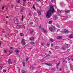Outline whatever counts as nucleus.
Here are the masks:
<instances>
[{"label": "nucleus", "instance_id": "4be33fe9", "mask_svg": "<svg viewBox=\"0 0 73 73\" xmlns=\"http://www.w3.org/2000/svg\"><path fill=\"white\" fill-rule=\"evenodd\" d=\"M48 23L50 24H51L52 23V21H50L48 22Z\"/></svg>", "mask_w": 73, "mask_h": 73}, {"label": "nucleus", "instance_id": "c756f323", "mask_svg": "<svg viewBox=\"0 0 73 73\" xmlns=\"http://www.w3.org/2000/svg\"><path fill=\"white\" fill-rule=\"evenodd\" d=\"M23 26L22 25H21L20 26V28H23Z\"/></svg>", "mask_w": 73, "mask_h": 73}, {"label": "nucleus", "instance_id": "f257e3e1", "mask_svg": "<svg viewBox=\"0 0 73 73\" xmlns=\"http://www.w3.org/2000/svg\"><path fill=\"white\" fill-rule=\"evenodd\" d=\"M55 12V11L53 8V7H50L49 10L47 12L46 15V17L47 18V19L50 18V16L51 13H53L54 12Z\"/></svg>", "mask_w": 73, "mask_h": 73}, {"label": "nucleus", "instance_id": "7ed1b4c3", "mask_svg": "<svg viewBox=\"0 0 73 73\" xmlns=\"http://www.w3.org/2000/svg\"><path fill=\"white\" fill-rule=\"evenodd\" d=\"M14 23L15 24H18L19 22V20H18V19L17 18H15L14 20Z\"/></svg>", "mask_w": 73, "mask_h": 73}, {"label": "nucleus", "instance_id": "09e8293b", "mask_svg": "<svg viewBox=\"0 0 73 73\" xmlns=\"http://www.w3.org/2000/svg\"><path fill=\"white\" fill-rule=\"evenodd\" d=\"M14 63H16V60H14Z\"/></svg>", "mask_w": 73, "mask_h": 73}, {"label": "nucleus", "instance_id": "ddd939ff", "mask_svg": "<svg viewBox=\"0 0 73 73\" xmlns=\"http://www.w3.org/2000/svg\"><path fill=\"white\" fill-rule=\"evenodd\" d=\"M55 49H60V47L58 46H56L55 47Z\"/></svg>", "mask_w": 73, "mask_h": 73}, {"label": "nucleus", "instance_id": "bf43d9fd", "mask_svg": "<svg viewBox=\"0 0 73 73\" xmlns=\"http://www.w3.org/2000/svg\"><path fill=\"white\" fill-rule=\"evenodd\" d=\"M60 71H61L62 70V69L61 68H60Z\"/></svg>", "mask_w": 73, "mask_h": 73}, {"label": "nucleus", "instance_id": "f03ea898", "mask_svg": "<svg viewBox=\"0 0 73 73\" xmlns=\"http://www.w3.org/2000/svg\"><path fill=\"white\" fill-rule=\"evenodd\" d=\"M62 32L63 34L64 33L66 34L69 33V31L68 30H67L64 29L63 31Z\"/></svg>", "mask_w": 73, "mask_h": 73}, {"label": "nucleus", "instance_id": "4d7b16f0", "mask_svg": "<svg viewBox=\"0 0 73 73\" xmlns=\"http://www.w3.org/2000/svg\"><path fill=\"white\" fill-rule=\"evenodd\" d=\"M6 24H8V22H7L6 23Z\"/></svg>", "mask_w": 73, "mask_h": 73}, {"label": "nucleus", "instance_id": "20e7f679", "mask_svg": "<svg viewBox=\"0 0 73 73\" xmlns=\"http://www.w3.org/2000/svg\"><path fill=\"white\" fill-rule=\"evenodd\" d=\"M15 51L16 53L15 54L16 55V56H19V53H20V51H19V50H16Z\"/></svg>", "mask_w": 73, "mask_h": 73}, {"label": "nucleus", "instance_id": "6e6552de", "mask_svg": "<svg viewBox=\"0 0 73 73\" xmlns=\"http://www.w3.org/2000/svg\"><path fill=\"white\" fill-rule=\"evenodd\" d=\"M22 44L23 45H25V41H24V39H22Z\"/></svg>", "mask_w": 73, "mask_h": 73}, {"label": "nucleus", "instance_id": "393cba45", "mask_svg": "<svg viewBox=\"0 0 73 73\" xmlns=\"http://www.w3.org/2000/svg\"><path fill=\"white\" fill-rule=\"evenodd\" d=\"M28 60H29V58L28 57H27L25 61H27Z\"/></svg>", "mask_w": 73, "mask_h": 73}, {"label": "nucleus", "instance_id": "c03bdc74", "mask_svg": "<svg viewBox=\"0 0 73 73\" xmlns=\"http://www.w3.org/2000/svg\"><path fill=\"white\" fill-rule=\"evenodd\" d=\"M60 65V62L58 63V64H57V66H58Z\"/></svg>", "mask_w": 73, "mask_h": 73}, {"label": "nucleus", "instance_id": "de8ad7c7", "mask_svg": "<svg viewBox=\"0 0 73 73\" xmlns=\"http://www.w3.org/2000/svg\"><path fill=\"white\" fill-rule=\"evenodd\" d=\"M13 51H12L9 54H12V53H13Z\"/></svg>", "mask_w": 73, "mask_h": 73}, {"label": "nucleus", "instance_id": "9b49d317", "mask_svg": "<svg viewBox=\"0 0 73 73\" xmlns=\"http://www.w3.org/2000/svg\"><path fill=\"white\" fill-rule=\"evenodd\" d=\"M35 37H32L31 38H29L30 40H31V41H32V40H33L35 39Z\"/></svg>", "mask_w": 73, "mask_h": 73}, {"label": "nucleus", "instance_id": "5fc2aeb1", "mask_svg": "<svg viewBox=\"0 0 73 73\" xmlns=\"http://www.w3.org/2000/svg\"><path fill=\"white\" fill-rule=\"evenodd\" d=\"M39 28H40V29H41V26H40L39 27Z\"/></svg>", "mask_w": 73, "mask_h": 73}, {"label": "nucleus", "instance_id": "a18cd8bd", "mask_svg": "<svg viewBox=\"0 0 73 73\" xmlns=\"http://www.w3.org/2000/svg\"><path fill=\"white\" fill-rule=\"evenodd\" d=\"M49 44H47V45L46 46H49Z\"/></svg>", "mask_w": 73, "mask_h": 73}, {"label": "nucleus", "instance_id": "69168bd1", "mask_svg": "<svg viewBox=\"0 0 73 73\" xmlns=\"http://www.w3.org/2000/svg\"><path fill=\"white\" fill-rule=\"evenodd\" d=\"M70 68H72V66L71 65H70Z\"/></svg>", "mask_w": 73, "mask_h": 73}, {"label": "nucleus", "instance_id": "a211bd4d", "mask_svg": "<svg viewBox=\"0 0 73 73\" xmlns=\"http://www.w3.org/2000/svg\"><path fill=\"white\" fill-rule=\"evenodd\" d=\"M49 29L50 31H53V28L52 27H50Z\"/></svg>", "mask_w": 73, "mask_h": 73}, {"label": "nucleus", "instance_id": "1a4fd4ad", "mask_svg": "<svg viewBox=\"0 0 73 73\" xmlns=\"http://www.w3.org/2000/svg\"><path fill=\"white\" fill-rule=\"evenodd\" d=\"M62 36H59L57 37V39H58L59 40H61V39H62Z\"/></svg>", "mask_w": 73, "mask_h": 73}, {"label": "nucleus", "instance_id": "2eb2a0df", "mask_svg": "<svg viewBox=\"0 0 73 73\" xmlns=\"http://www.w3.org/2000/svg\"><path fill=\"white\" fill-rule=\"evenodd\" d=\"M54 18L55 19H57L58 18H57V15H54Z\"/></svg>", "mask_w": 73, "mask_h": 73}, {"label": "nucleus", "instance_id": "8fccbe9b", "mask_svg": "<svg viewBox=\"0 0 73 73\" xmlns=\"http://www.w3.org/2000/svg\"><path fill=\"white\" fill-rule=\"evenodd\" d=\"M62 49H63V50H65V48L64 47H63L62 48Z\"/></svg>", "mask_w": 73, "mask_h": 73}, {"label": "nucleus", "instance_id": "338daca9", "mask_svg": "<svg viewBox=\"0 0 73 73\" xmlns=\"http://www.w3.org/2000/svg\"><path fill=\"white\" fill-rule=\"evenodd\" d=\"M72 70H73V69L72 68Z\"/></svg>", "mask_w": 73, "mask_h": 73}, {"label": "nucleus", "instance_id": "2f4dec72", "mask_svg": "<svg viewBox=\"0 0 73 73\" xmlns=\"http://www.w3.org/2000/svg\"><path fill=\"white\" fill-rule=\"evenodd\" d=\"M10 49H11H11H15V48H14V47H10Z\"/></svg>", "mask_w": 73, "mask_h": 73}, {"label": "nucleus", "instance_id": "ea45409f", "mask_svg": "<svg viewBox=\"0 0 73 73\" xmlns=\"http://www.w3.org/2000/svg\"><path fill=\"white\" fill-rule=\"evenodd\" d=\"M54 0H51V2L52 3H54Z\"/></svg>", "mask_w": 73, "mask_h": 73}, {"label": "nucleus", "instance_id": "58836bf2", "mask_svg": "<svg viewBox=\"0 0 73 73\" xmlns=\"http://www.w3.org/2000/svg\"><path fill=\"white\" fill-rule=\"evenodd\" d=\"M4 53H7V51L6 50H4Z\"/></svg>", "mask_w": 73, "mask_h": 73}, {"label": "nucleus", "instance_id": "9d476101", "mask_svg": "<svg viewBox=\"0 0 73 73\" xmlns=\"http://www.w3.org/2000/svg\"><path fill=\"white\" fill-rule=\"evenodd\" d=\"M37 12H38V13L39 15H41V11H40V10H38L37 11Z\"/></svg>", "mask_w": 73, "mask_h": 73}, {"label": "nucleus", "instance_id": "b1692460", "mask_svg": "<svg viewBox=\"0 0 73 73\" xmlns=\"http://www.w3.org/2000/svg\"><path fill=\"white\" fill-rule=\"evenodd\" d=\"M34 42H30V44L31 45H33V44H34Z\"/></svg>", "mask_w": 73, "mask_h": 73}, {"label": "nucleus", "instance_id": "a19ab883", "mask_svg": "<svg viewBox=\"0 0 73 73\" xmlns=\"http://www.w3.org/2000/svg\"><path fill=\"white\" fill-rule=\"evenodd\" d=\"M33 8L34 9H35V5L33 6Z\"/></svg>", "mask_w": 73, "mask_h": 73}, {"label": "nucleus", "instance_id": "0eeeda50", "mask_svg": "<svg viewBox=\"0 0 73 73\" xmlns=\"http://www.w3.org/2000/svg\"><path fill=\"white\" fill-rule=\"evenodd\" d=\"M42 30L43 31V32L44 33H46V31L45 30V29H42Z\"/></svg>", "mask_w": 73, "mask_h": 73}, {"label": "nucleus", "instance_id": "dca6fc26", "mask_svg": "<svg viewBox=\"0 0 73 73\" xmlns=\"http://www.w3.org/2000/svg\"><path fill=\"white\" fill-rule=\"evenodd\" d=\"M52 29H53V31H56V29L55 28V27H54V26L53 27Z\"/></svg>", "mask_w": 73, "mask_h": 73}, {"label": "nucleus", "instance_id": "6ab92c4d", "mask_svg": "<svg viewBox=\"0 0 73 73\" xmlns=\"http://www.w3.org/2000/svg\"><path fill=\"white\" fill-rule=\"evenodd\" d=\"M17 29H19L20 28V26L19 25H18L17 26Z\"/></svg>", "mask_w": 73, "mask_h": 73}, {"label": "nucleus", "instance_id": "774afa93", "mask_svg": "<svg viewBox=\"0 0 73 73\" xmlns=\"http://www.w3.org/2000/svg\"><path fill=\"white\" fill-rule=\"evenodd\" d=\"M72 61H73V59H72Z\"/></svg>", "mask_w": 73, "mask_h": 73}, {"label": "nucleus", "instance_id": "4468645a", "mask_svg": "<svg viewBox=\"0 0 73 73\" xmlns=\"http://www.w3.org/2000/svg\"><path fill=\"white\" fill-rule=\"evenodd\" d=\"M46 65H48V66H52V64H48L46 63Z\"/></svg>", "mask_w": 73, "mask_h": 73}, {"label": "nucleus", "instance_id": "39448f33", "mask_svg": "<svg viewBox=\"0 0 73 73\" xmlns=\"http://www.w3.org/2000/svg\"><path fill=\"white\" fill-rule=\"evenodd\" d=\"M65 47H66V48H69L70 47L69 44H67L66 43H65Z\"/></svg>", "mask_w": 73, "mask_h": 73}, {"label": "nucleus", "instance_id": "864d4df0", "mask_svg": "<svg viewBox=\"0 0 73 73\" xmlns=\"http://www.w3.org/2000/svg\"><path fill=\"white\" fill-rule=\"evenodd\" d=\"M4 9V7H2V10H3V9Z\"/></svg>", "mask_w": 73, "mask_h": 73}, {"label": "nucleus", "instance_id": "473e14b6", "mask_svg": "<svg viewBox=\"0 0 73 73\" xmlns=\"http://www.w3.org/2000/svg\"><path fill=\"white\" fill-rule=\"evenodd\" d=\"M50 41H51V42H53L54 41L53 39H50Z\"/></svg>", "mask_w": 73, "mask_h": 73}, {"label": "nucleus", "instance_id": "c9c22d12", "mask_svg": "<svg viewBox=\"0 0 73 73\" xmlns=\"http://www.w3.org/2000/svg\"><path fill=\"white\" fill-rule=\"evenodd\" d=\"M20 0H19L18 1H17V3H20Z\"/></svg>", "mask_w": 73, "mask_h": 73}, {"label": "nucleus", "instance_id": "6e6d98bb", "mask_svg": "<svg viewBox=\"0 0 73 73\" xmlns=\"http://www.w3.org/2000/svg\"><path fill=\"white\" fill-rule=\"evenodd\" d=\"M29 15H30V16H31V13H29Z\"/></svg>", "mask_w": 73, "mask_h": 73}, {"label": "nucleus", "instance_id": "79ce46f5", "mask_svg": "<svg viewBox=\"0 0 73 73\" xmlns=\"http://www.w3.org/2000/svg\"><path fill=\"white\" fill-rule=\"evenodd\" d=\"M37 2H38L39 1H40V0H35Z\"/></svg>", "mask_w": 73, "mask_h": 73}, {"label": "nucleus", "instance_id": "4c0bfd02", "mask_svg": "<svg viewBox=\"0 0 73 73\" xmlns=\"http://www.w3.org/2000/svg\"><path fill=\"white\" fill-rule=\"evenodd\" d=\"M23 19H24V17H23V16L22 17V21H23Z\"/></svg>", "mask_w": 73, "mask_h": 73}, {"label": "nucleus", "instance_id": "0e129e2a", "mask_svg": "<svg viewBox=\"0 0 73 73\" xmlns=\"http://www.w3.org/2000/svg\"><path fill=\"white\" fill-rule=\"evenodd\" d=\"M5 37H7V35H6V36H5Z\"/></svg>", "mask_w": 73, "mask_h": 73}, {"label": "nucleus", "instance_id": "603ef678", "mask_svg": "<svg viewBox=\"0 0 73 73\" xmlns=\"http://www.w3.org/2000/svg\"><path fill=\"white\" fill-rule=\"evenodd\" d=\"M50 56V55H49V54H47L46 55V56L47 57H48V56Z\"/></svg>", "mask_w": 73, "mask_h": 73}, {"label": "nucleus", "instance_id": "bb28decb", "mask_svg": "<svg viewBox=\"0 0 73 73\" xmlns=\"http://www.w3.org/2000/svg\"><path fill=\"white\" fill-rule=\"evenodd\" d=\"M12 61V60H11V59H10L8 60V62H10V61Z\"/></svg>", "mask_w": 73, "mask_h": 73}, {"label": "nucleus", "instance_id": "aec40b11", "mask_svg": "<svg viewBox=\"0 0 73 73\" xmlns=\"http://www.w3.org/2000/svg\"><path fill=\"white\" fill-rule=\"evenodd\" d=\"M33 30H32L30 32V33H31V34H33Z\"/></svg>", "mask_w": 73, "mask_h": 73}, {"label": "nucleus", "instance_id": "cd10ccee", "mask_svg": "<svg viewBox=\"0 0 73 73\" xmlns=\"http://www.w3.org/2000/svg\"><path fill=\"white\" fill-rule=\"evenodd\" d=\"M22 73H25V70H23V72H22Z\"/></svg>", "mask_w": 73, "mask_h": 73}, {"label": "nucleus", "instance_id": "49530a36", "mask_svg": "<svg viewBox=\"0 0 73 73\" xmlns=\"http://www.w3.org/2000/svg\"><path fill=\"white\" fill-rule=\"evenodd\" d=\"M6 18H7V19H8V18H9V17L8 16H6Z\"/></svg>", "mask_w": 73, "mask_h": 73}, {"label": "nucleus", "instance_id": "37998d69", "mask_svg": "<svg viewBox=\"0 0 73 73\" xmlns=\"http://www.w3.org/2000/svg\"><path fill=\"white\" fill-rule=\"evenodd\" d=\"M48 53H49V54H52V52L50 51L48 52Z\"/></svg>", "mask_w": 73, "mask_h": 73}, {"label": "nucleus", "instance_id": "f8f14e48", "mask_svg": "<svg viewBox=\"0 0 73 73\" xmlns=\"http://www.w3.org/2000/svg\"><path fill=\"white\" fill-rule=\"evenodd\" d=\"M69 38H73V35L71 34L70 35H69Z\"/></svg>", "mask_w": 73, "mask_h": 73}, {"label": "nucleus", "instance_id": "7c9ffc66", "mask_svg": "<svg viewBox=\"0 0 73 73\" xmlns=\"http://www.w3.org/2000/svg\"><path fill=\"white\" fill-rule=\"evenodd\" d=\"M11 8H13V7H14V5H13L11 4Z\"/></svg>", "mask_w": 73, "mask_h": 73}, {"label": "nucleus", "instance_id": "13d9d810", "mask_svg": "<svg viewBox=\"0 0 73 73\" xmlns=\"http://www.w3.org/2000/svg\"><path fill=\"white\" fill-rule=\"evenodd\" d=\"M65 61V59H63V62H64Z\"/></svg>", "mask_w": 73, "mask_h": 73}, {"label": "nucleus", "instance_id": "a878e982", "mask_svg": "<svg viewBox=\"0 0 73 73\" xmlns=\"http://www.w3.org/2000/svg\"><path fill=\"white\" fill-rule=\"evenodd\" d=\"M20 35L21 36H24V34L23 33H21L20 34Z\"/></svg>", "mask_w": 73, "mask_h": 73}, {"label": "nucleus", "instance_id": "c85d7f7f", "mask_svg": "<svg viewBox=\"0 0 73 73\" xmlns=\"http://www.w3.org/2000/svg\"><path fill=\"white\" fill-rule=\"evenodd\" d=\"M8 62V64H12V62Z\"/></svg>", "mask_w": 73, "mask_h": 73}, {"label": "nucleus", "instance_id": "f3484780", "mask_svg": "<svg viewBox=\"0 0 73 73\" xmlns=\"http://www.w3.org/2000/svg\"><path fill=\"white\" fill-rule=\"evenodd\" d=\"M56 27H58L59 28H60V25H58V24H56Z\"/></svg>", "mask_w": 73, "mask_h": 73}, {"label": "nucleus", "instance_id": "5701e85b", "mask_svg": "<svg viewBox=\"0 0 73 73\" xmlns=\"http://www.w3.org/2000/svg\"><path fill=\"white\" fill-rule=\"evenodd\" d=\"M23 66H25V63L24 62H23Z\"/></svg>", "mask_w": 73, "mask_h": 73}, {"label": "nucleus", "instance_id": "680f3d73", "mask_svg": "<svg viewBox=\"0 0 73 73\" xmlns=\"http://www.w3.org/2000/svg\"><path fill=\"white\" fill-rule=\"evenodd\" d=\"M30 24H33V22H31Z\"/></svg>", "mask_w": 73, "mask_h": 73}, {"label": "nucleus", "instance_id": "72a5a7b5", "mask_svg": "<svg viewBox=\"0 0 73 73\" xmlns=\"http://www.w3.org/2000/svg\"><path fill=\"white\" fill-rule=\"evenodd\" d=\"M3 72H7V70H3Z\"/></svg>", "mask_w": 73, "mask_h": 73}, {"label": "nucleus", "instance_id": "e433bc0d", "mask_svg": "<svg viewBox=\"0 0 73 73\" xmlns=\"http://www.w3.org/2000/svg\"><path fill=\"white\" fill-rule=\"evenodd\" d=\"M71 59V58H68L67 60L68 61H70V60Z\"/></svg>", "mask_w": 73, "mask_h": 73}, {"label": "nucleus", "instance_id": "f704fd0d", "mask_svg": "<svg viewBox=\"0 0 73 73\" xmlns=\"http://www.w3.org/2000/svg\"><path fill=\"white\" fill-rule=\"evenodd\" d=\"M69 11L68 10L67 11H65V13H69Z\"/></svg>", "mask_w": 73, "mask_h": 73}, {"label": "nucleus", "instance_id": "3c124183", "mask_svg": "<svg viewBox=\"0 0 73 73\" xmlns=\"http://www.w3.org/2000/svg\"><path fill=\"white\" fill-rule=\"evenodd\" d=\"M2 69V67H1V66H0V70H1V69Z\"/></svg>", "mask_w": 73, "mask_h": 73}, {"label": "nucleus", "instance_id": "412c9836", "mask_svg": "<svg viewBox=\"0 0 73 73\" xmlns=\"http://www.w3.org/2000/svg\"><path fill=\"white\" fill-rule=\"evenodd\" d=\"M59 13H61V11H60L59 10H57V11Z\"/></svg>", "mask_w": 73, "mask_h": 73}, {"label": "nucleus", "instance_id": "e2e57ef3", "mask_svg": "<svg viewBox=\"0 0 73 73\" xmlns=\"http://www.w3.org/2000/svg\"><path fill=\"white\" fill-rule=\"evenodd\" d=\"M28 3L30 4V3H31V2H28Z\"/></svg>", "mask_w": 73, "mask_h": 73}, {"label": "nucleus", "instance_id": "052dcab7", "mask_svg": "<svg viewBox=\"0 0 73 73\" xmlns=\"http://www.w3.org/2000/svg\"><path fill=\"white\" fill-rule=\"evenodd\" d=\"M53 46V44H51V46Z\"/></svg>", "mask_w": 73, "mask_h": 73}, {"label": "nucleus", "instance_id": "423d86ee", "mask_svg": "<svg viewBox=\"0 0 73 73\" xmlns=\"http://www.w3.org/2000/svg\"><path fill=\"white\" fill-rule=\"evenodd\" d=\"M24 9H25V8L24 7L21 8L20 10V11L21 12H23V11H24Z\"/></svg>", "mask_w": 73, "mask_h": 73}]
</instances>
